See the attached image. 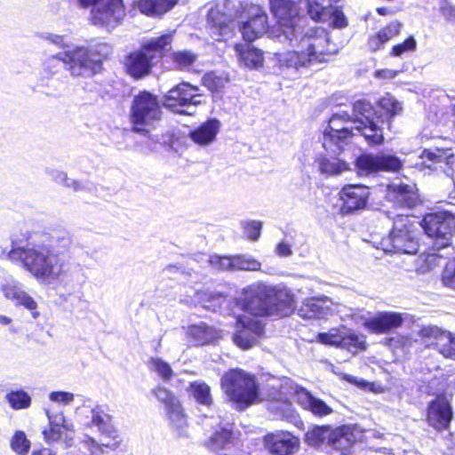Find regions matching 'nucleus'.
<instances>
[{
  "mask_svg": "<svg viewBox=\"0 0 455 455\" xmlns=\"http://www.w3.org/2000/svg\"><path fill=\"white\" fill-rule=\"evenodd\" d=\"M72 245L68 232L28 231L23 240L13 238L8 259L39 283L58 286L67 301L85 280L83 267L66 256Z\"/></svg>",
  "mask_w": 455,
  "mask_h": 455,
  "instance_id": "nucleus-1",
  "label": "nucleus"
},
{
  "mask_svg": "<svg viewBox=\"0 0 455 455\" xmlns=\"http://www.w3.org/2000/svg\"><path fill=\"white\" fill-rule=\"evenodd\" d=\"M270 9L277 20L279 41L297 47V50L280 57L282 66L299 71L328 61L338 53L339 45L331 41L330 35L323 28L307 26V19L299 14L294 0H270Z\"/></svg>",
  "mask_w": 455,
  "mask_h": 455,
  "instance_id": "nucleus-2",
  "label": "nucleus"
},
{
  "mask_svg": "<svg viewBox=\"0 0 455 455\" xmlns=\"http://www.w3.org/2000/svg\"><path fill=\"white\" fill-rule=\"evenodd\" d=\"M239 17L250 18L239 22L244 40L251 42L266 33V13L259 5L250 4L249 0H219L208 12L206 29L213 40H228L233 35L235 20Z\"/></svg>",
  "mask_w": 455,
  "mask_h": 455,
  "instance_id": "nucleus-3",
  "label": "nucleus"
},
{
  "mask_svg": "<svg viewBox=\"0 0 455 455\" xmlns=\"http://www.w3.org/2000/svg\"><path fill=\"white\" fill-rule=\"evenodd\" d=\"M378 107L379 110H376L365 100L354 103L355 128L369 146H378L384 142L385 130L391 128V119L402 111L401 103L388 93L379 100Z\"/></svg>",
  "mask_w": 455,
  "mask_h": 455,
  "instance_id": "nucleus-4",
  "label": "nucleus"
},
{
  "mask_svg": "<svg viewBox=\"0 0 455 455\" xmlns=\"http://www.w3.org/2000/svg\"><path fill=\"white\" fill-rule=\"evenodd\" d=\"M387 215L393 220V228L388 236L382 240L384 251L392 253L415 254L419 251L418 229L408 214L403 212Z\"/></svg>",
  "mask_w": 455,
  "mask_h": 455,
  "instance_id": "nucleus-5",
  "label": "nucleus"
},
{
  "mask_svg": "<svg viewBox=\"0 0 455 455\" xmlns=\"http://www.w3.org/2000/svg\"><path fill=\"white\" fill-rule=\"evenodd\" d=\"M171 42L172 36L169 34L144 42L139 50L126 56L124 66L127 74L134 79L148 76L153 67V60L162 57L164 49Z\"/></svg>",
  "mask_w": 455,
  "mask_h": 455,
  "instance_id": "nucleus-6",
  "label": "nucleus"
},
{
  "mask_svg": "<svg viewBox=\"0 0 455 455\" xmlns=\"http://www.w3.org/2000/svg\"><path fill=\"white\" fill-rule=\"evenodd\" d=\"M221 387L239 410H244L258 398L254 376L241 369H232L221 378Z\"/></svg>",
  "mask_w": 455,
  "mask_h": 455,
  "instance_id": "nucleus-7",
  "label": "nucleus"
},
{
  "mask_svg": "<svg viewBox=\"0 0 455 455\" xmlns=\"http://www.w3.org/2000/svg\"><path fill=\"white\" fill-rule=\"evenodd\" d=\"M355 119L354 111L352 116L346 112L332 115L322 138L323 147L328 153L334 156L339 155L343 151L347 140L355 135L354 131L360 134L355 128Z\"/></svg>",
  "mask_w": 455,
  "mask_h": 455,
  "instance_id": "nucleus-8",
  "label": "nucleus"
},
{
  "mask_svg": "<svg viewBox=\"0 0 455 455\" xmlns=\"http://www.w3.org/2000/svg\"><path fill=\"white\" fill-rule=\"evenodd\" d=\"M64 68L73 77L89 78L100 72L102 62L92 49L76 46L64 50Z\"/></svg>",
  "mask_w": 455,
  "mask_h": 455,
  "instance_id": "nucleus-9",
  "label": "nucleus"
},
{
  "mask_svg": "<svg viewBox=\"0 0 455 455\" xmlns=\"http://www.w3.org/2000/svg\"><path fill=\"white\" fill-rule=\"evenodd\" d=\"M162 117L158 97L150 92L142 91L133 97L131 106V122L136 132L146 131Z\"/></svg>",
  "mask_w": 455,
  "mask_h": 455,
  "instance_id": "nucleus-10",
  "label": "nucleus"
},
{
  "mask_svg": "<svg viewBox=\"0 0 455 455\" xmlns=\"http://www.w3.org/2000/svg\"><path fill=\"white\" fill-rule=\"evenodd\" d=\"M200 89L183 82L170 89L163 97L162 104L171 111L185 116L195 114V108L203 103Z\"/></svg>",
  "mask_w": 455,
  "mask_h": 455,
  "instance_id": "nucleus-11",
  "label": "nucleus"
},
{
  "mask_svg": "<svg viewBox=\"0 0 455 455\" xmlns=\"http://www.w3.org/2000/svg\"><path fill=\"white\" fill-rule=\"evenodd\" d=\"M421 227L429 237L435 238L437 249L445 248L455 231V217L445 211L428 213L422 220Z\"/></svg>",
  "mask_w": 455,
  "mask_h": 455,
  "instance_id": "nucleus-12",
  "label": "nucleus"
},
{
  "mask_svg": "<svg viewBox=\"0 0 455 455\" xmlns=\"http://www.w3.org/2000/svg\"><path fill=\"white\" fill-rule=\"evenodd\" d=\"M80 6L93 5L91 20L94 25L115 28L124 19L125 12L122 0H78Z\"/></svg>",
  "mask_w": 455,
  "mask_h": 455,
  "instance_id": "nucleus-13",
  "label": "nucleus"
},
{
  "mask_svg": "<svg viewBox=\"0 0 455 455\" xmlns=\"http://www.w3.org/2000/svg\"><path fill=\"white\" fill-rule=\"evenodd\" d=\"M270 285L257 282L242 291L238 304L241 308L254 316H268Z\"/></svg>",
  "mask_w": 455,
  "mask_h": 455,
  "instance_id": "nucleus-14",
  "label": "nucleus"
},
{
  "mask_svg": "<svg viewBox=\"0 0 455 455\" xmlns=\"http://www.w3.org/2000/svg\"><path fill=\"white\" fill-rule=\"evenodd\" d=\"M349 427L343 426L331 428L329 426H315L306 434V442L311 446L326 443L336 450L347 448L353 442Z\"/></svg>",
  "mask_w": 455,
  "mask_h": 455,
  "instance_id": "nucleus-15",
  "label": "nucleus"
},
{
  "mask_svg": "<svg viewBox=\"0 0 455 455\" xmlns=\"http://www.w3.org/2000/svg\"><path fill=\"white\" fill-rule=\"evenodd\" d=\"M337 4L338 0H307L305 6L312 20L341 28L347 26V19Z\"/></svg>",
  "mask_w": 455,
  "mask_h": 455,
  "instance_id": "nucleus-16",
  "label": "nucleus"
},
{
  "mask_svg": "<svg viewBox=\"0 0 455 455\" xmlns=\"http://www.w3.org/2000/svg\"><path fill=\"white\" fill-rule=\"evenodd\" d=\"M0 292L4 299L13 302L16 306H23L31 311L32 316L36 318L39 315L36 311L37 303L24 290L23 284L11 275L0 276Z\"/></svg>",
  "mask_w": 455,
  "mask_h": 455,
  "instance_id": "nucleus-17",
  "label": "nucleus"
},
{
  "mask_svg": "<svg viewBox=\"0 0 455 455\" xmlns=\"http://www.w3.org/2000/svg\"><path fill=\"white\" fill-rule=\"evenodd\" d=\"M402 161L389 154H363L355 160V166L360 175H369L379 171L395 172L402 167Z\"/></svg>",
  "mask_w": 455,
  "mask_h": 455,
  "instance_id": "nucleus-18",
  "label": "nucleus"
},
{
  "mask_svg": "<svg viewBox=\"0 0 455 455\" xmlns=\"http://www.w3.org/2000/svg\"><path fill=\"white\" fill-rule=\"evenodd\" d=\"M298 388L290 379H284L279 390H274L268 395L267 410L274 418H288L291 415V398L294 397V389Z\"/></svg>",
  "mask_w": 455,
  "mask_h": 455,
  "instance_id": "nucleus-19",
  "label": "nucleus"
},
{
  "mask_svg": "<svg viewBox=\"0 0 455 455\" xmlns=\"http://www.w3.org/2000/svg\"><path fill=\"white\" fill-rule=\"evenodd\" d=\"M262 332L263 325L260 321L241 315L237 317L236 331L233 335V340L242 349H249L256 345Z\"/></svg>",
  "mask_w": 455,
  "mask_h": 455,
  "instance_id": "nucleus-20",
  "label": "nucleus"
},
{
  "mask_svg": "<svg viewBox=\"0 0 455 455\" xmlns=\"http://www.w3.org/2000/svg\"><path fill=\"white\" fill-rule=\"evenodd\" d=\"M370 196L369 188L361 185H347L340 191L342 214H350L363 210Z\"/></svg>",
  "mask_w": 455,
  "mask_h": 455,
  "instance_id": "nucleus-21",
  "label": "nucleus"
},
{
  "mask_svg": "<svg viewBox=\"0 0 455 455\" xmlns=\"http://www.w3.org/2000/svg\"><path fill=\"white\" fill-rule=\"evenodd\" d=\"M272 292L269 294L268 316H287L295 308L294 298L291 290L286 286L270 285Z\"/></svg>",
  "mask_w": 455,
  "mask_h": 455,
  "instance_id": "nucleus-22",
  "label": "nucleus"
},
{
  "mask_svg": "<svg viewBox=\"0 0 455 455\" xmlns=\"http://www.w3.org/2000/svg\"><path fill=\"white\" fill-rule=\"evenodd\" d=\"M387 198L402 211L412 209L419 201L415 186L403 184L401 181L387 186Z\"/></svg>",
  "mask_w": 455,
  "mask_h": 455,
  "instance_id": "nucleus-23",
  "label": "nucleus"
},
{
  "mask_svg": "<svg viewBox=\"0 0 455 455\" xmlns=\"http://www.w3.org/2000/svg\"><path fill=\"white\" fill-rule=\"evenodd\" d=\"M90 413L91 419L84 423L88 427H96L98 432L106 438L118 439V430L113 423V416L107 405L97 404Z\"/></svg>",
  "mask_w": 455,
  "mask_h": 455,
  "instance_id": "nucleus-24",
  "label": "nucleus"
},
{
  "mask_svg": "<svg viewBox=\"0 0 455 455\" xmlns=\"http://www.w3.org/2000/svg\"><path fill=\"white\" fill-rule=\"evenodd\" d=\"M265 443L271 455H292L299 447V439L290 432H277L267 435Z\"/></svg>",
  "mask_w": 455,
  "mask_h": 455,
  "instance_id": "nucleus-25",
  "label": "nucleus"
},
{
  "mask_svg": "<svg viewBox=\"0 0 455 455\" xmlns=\"http://www.w3.org/2000/svg\"><path fill=\"white\" fill-rule=\"evenodd\" d=\"M452 419L451 406L444 397H437L427 408V421L430 426L441 430L448 427Z\"/></svg>",
  "mask_w": 455,
  "mask_h": 455,
  "instance_id": "nucleus-26",
  "label": "nucleus"
},
{
  "mask_svg": "<svg viewBox=\"0 0 455 455\" xmlns=\"http://www.w3.org/2000/svg\"><path fill=\"white\" fill-rule=\"evenodd\" d=\"M403 314L382 311L365 322L366 327L374 333H386L398 328L403 323Z\"/></svg>",
  "mask_w": 455,
  "mask_h": 455,
  "instance_id": "nucleus-27",
  "label": "nucleus"
},
{
  "mask_svg": "<svg viewBox=\"0 0 455 455\" xmlns=\"http://www.w3.org/2000/svg\"><path fill=\"white\" fill-rule=\"evenodd\" d=\"M207 447L218 455H228L234 446L232 425L229 423L219 426L206 442Z\"/></svg>",
  "mask_w": 455,
  "mask_h": 455,
  "instance_id": "nucleus-28",
  "label": "nucleus"
},
{
  "mask_svg": "<svg viewBox=\"0 0 455 455\" xmlns=\"http://www.w3.org/2000/svg\"><path fill=\"white\" fill-rule=\"evenodd\" d=\"M297 403L305 410L316 417H324L332 412V409L323 400L314 396L307 389L299 387L294 389Z\"/></svg>",
  "mask_w": 455,
  "mask_h": 455,
  "instance_id": "nucleus-29",
  "label": "nucleus"
},
{
  "mask_svg": "<svg viewBox=\"0 0 455 455\" xmlns=\"http://www.w3.org/2000/svg\"><path fill=\"white\" fill-rule=\"evenodd\" d=\"M220 123L212 118L189 132L188 137L199 146H207L214 141L220 131Z\"/></svg>",
  "mask_w": 455,
  "mask_h": 455,
  "instance_id": "nucleus-30",
  "label": "nucleus"
},
{
  "mask_svg": "<svg viewBox=\"0 0 455 455\" xmlns=\"http://www.w3.org/2000/svg\"><path fill=\"white\" fill-rule=\"evenodd\" d=\"M403 28V24L398 20H393L376 34L371 36L367 45L371 52H377L384 48V45L397 36Z\"/></svg>",
  "mask_w": 455,
  "mask_h": 455,
  "instance_id": "nucleus-31",
  "label": "nucleus"
},
{
  "mask_svg": "<svg viewBox=\"0 0 455 455\" xmlns=\"http://www.w3.org/2000/svg\"><path fill=\"white\" fill-rule=\"evenodd\" d=\"M423 154L428 160L444 164L446 167L443 171L447 176L451 178L455 185V156L451 149L425 150Z\"/></svg>",
  "mask_w": 455,
  "mask_h": 455,
  "instance_id": "nucleus-32",
  "label": "nucleus"
},
{
  "mask_svg": "<svg viewBox=\"0 0 455 455\" xmlns=\"http://www.w3.org/2000/svg\"><path fill=\"white\" fill-rule=\"evenodd\" d=\"M331 299L328 297L311 298L306 299L300 309V315L305 318H323L329 314V307L323 304Z\"/></svg>",
  "mask_w": 455,
  "mask_h": 455,
  "instance_id": "nucleus-33",
  "label": "nucleus"
},
{
  "mask_svg": "<svg viewBox=\"0 0 455 455\" xmlns=\"http://www.w3.org/2000/svg\"><path fill=\"white\" fill-rule=\"evenodd\" d=\"M178 0H140L138 9L148 16H159L169 12Z\"/></svg>",
  "mask_w": 455,
  "mask_h": 455,
  "instance_id": "nucleus-34",
  "label": "nucleus"
},
{
  "mask_svg": "<svg viewBox=\"0 0 455 455\" xmlns=\"http://www.w3.org/2000/svg\"><path fill=\"white\" fill-rule=\"evenodd\" d=\"M235 52L239 55L240 60L247 68H258L263 64L262 52L253 46L237 44L235 45Z\"/></svg>",
  "mask_w": 455,
  "mask_h": 455,
  "instance_id": "nucleus-35",
  "label": "nucleus"
},
{
  "mask_svg": "<svg viewBox=\"0 0 455 455\" xmlns=\"http://www.w3.org/2000/svg\"><path fill=\"white\" fill-rule=\"evenodd\" d=\"M165 414L172 427L180 436H187L188 421L183 408L179 402L176 405L165 410Z\"/></svg>",
  "mask_w": 455,
  "mask_h": 455,
  "instance_id": "nucleus-36",
  "label": "nucleus"
},
{
  "mask_svg": "<svg viewBox=\"0 0 455 455\" xmlns=\"http://www.w3.org/2000/svg\"><path fill=\"white\" fill-rule=\"evenodd\" d=\"M188 335L192 338L196 346L208 343L214 337L212 329L204 323L191 325L188 328Z\"/></svg>",
  "mask_w": 455,
  "mask_h": 455,
  "instance_id": "nucleus-37",
  "label": "nucleus"
},
{
  "mask_svg": "<svg viewBox=\"0 0 455 455\" xmlns=\"http://www.w3.org/2000/svg\"><path fill=\"white\" fill-rule=\"evenodd\" d=\"M82 443L90 452V455H102L104 453V448L116 451L120 446L121 441L112 440L111 442L99 443L94 438L85 435Z\"/></svg>",
  "mask_w": 455,
  "mask_h": 455,
  "instance_id": "nucleus-38",
  "label": "nucleus"
},
{
  "mask_svg": "<svg viewBox=\"0 0 455 455\" xmlns=\"http://www.w3.org/2000/svg\"><path fill=\"white\" fill-rule=\"evenodd\" d=\"M317 164L321 173L326 175H339L347 169V164L337 158L321 157Z\"/></svg>",
  "mask_w": 455,
  "mask_h": 455,
  "instance_id": "nucleus-39",
  "label": "nucleus"
},
{
  "mask_svg": "<svg viewBox=\"0 0 455 455\" xmlns=\"http://www.w3.org/2000/svg\"><path fill=\"white\" fill-rule=\"evenodd\" d=\"M64 51L47 57L43 62V74L46 78H52L64 68Z\"/></svg>",
  "mask_w": 455,
  "mask_h": 455,
  "instance_id": "nucleus-40",
  "label": "nucleus"
},
{
  "mask_svg": "<svg viewBox=\"0 0 455 455\" xmlns=\"http://www.w3.org/2000/svg\"><path fill=\"white\" fill-rule=\"evenodd\" d=\"M148 367L149 371H155L165 382L170 381L173 376L171 365L159 357H150Z\"/></svg>",
  "mask_w": 455,
  "mask_h": 455,
  "instance_id": "nucleus-41",
  "label": "nucleus"
},
{
  "mask_svg": "<svg viewBox=\"0 0 455 455\" xmlns=\"http://www.w3.org/2000/svg\"><path fill=\"white\" fill-rule=\"evenodd\" d=\"M190 391L196 401L203 405H210L212 402L210 387L200 381L190 384Z\"/></svg>",
  "mask_w": 455,
  "mask_h": 455,
  "instance_id": "nucleus-42",
  "label": "nucleus"
},
{
  "mask_svg": "<svg viewBox=\"0 0 455 455\" xmlns=\"http://www.w3.org/2000/svg\"><path fill=\"white\" fill-rule=\"evenodd\" d=\"M342 336L340 347L347 348L350 351L353 349H365V342L363 336L345 327H343Z\"/></svg>",
  "mask_w": 455,
  "mask_h": 455,
  "instance_id": "nucleus-43",
  "label": "nucleus"
},
{
  "mask_svg": "<svg viewBox=\"0 0 455 455\" xmlns=\"http://www.w3.org/2000/svg\"><path fill=\"white\" fill-rule=\"evenodd\" d=\"M199 299L203 307L208 310H219L226 300V297L220 292H199Z\"/></svg>",
  "mask_w": 455,
  "mask_h": 455,
  "instance_id": "nucleus-44",
  "label": "nucleus"
},
{
  "mask_svg": "<svg viewBox=\"0 0 455 455\" xmlns=\"http://www.w3.org/2000/svg\"><path fill=\"white\" fill-rule=\"evenodd\" d=\"M6 400L14 410H21L30 406L31 397L23 391H12L6 395Z\"/></svg>",
  "mask_w": 455,
  "mask_h": 455,
  "instance_id": "nucleus-45",
  "label": "nucleus"
},
{
  "mask_svg": "<svg viewBox=\"0 0 455 455\" xmlns=\"http://www.w3.org/2000/svg\"><path fill=\"white\" fill-rule=\"evenodd\" d=\"M197 60V55L191 51H178L172 53V62L176 68L186 69L190 68Z\"/></svg>",
  "mask_w": 455,
  "mask_h": 455,
  "instance_id": "nucleus-46",
  "label": "nucleus"
},
{
  "mask_svg": "<svg viewBox=\"0 0 455 455\" xmlns=\"http://www.w3.org/2000/svg\"><path fill=\"white\" fill-rule=\"evenodd\" d=\"M435 347L444 357L455 359V336H452L451 332L443 335L441 342L435 343Z\"/></svg>",
  "mask_w": 455,
  "mask_h": 455,
  "instance_id": "nucleus-47",
  "label": "nucleus"
},
{
  "mask_svg": "<svg viewBox=\"0 0 455 455\" xmlns=\"http://www.w3.org/2000/svg\"><path fill=\"white\" fill-rule=\"evenodd\" d=\"M11 448L18 455H27L30 442L23 431H16L11 440Z\"/></svg>",
  "mask_w": 455,
  "mask_h": 455,
  "instance_id": "nucleus-48",
  "label": "nucleus"
},
{
  "mask_svg": "<svg viewBox=\"0 0 455 455\" xmlns=\"http://www.w3.org/2000/svg\"><path fill=\"white\" fill-rule=\"evenodd\" d=\"M343 327L332 328L328 332H321L317 335V340L324 345L340 347L342 342Z\"/></svg>",
  "mask_w": 455,
  "mask_h": 455,
  "instance_id": "nucleus-49",
  "label": "nucleus"
},
{
  "mask_svg": "<svg viewBox=\"0 0 455 455\" xmlns=\"http://www.w3.org/2000/svg\"><path fill=\"white\" fill-rule=\"evenodd\" d=\"M151 392L155 397L164 405V410L176 405V403L180 402L169 389L164 387L158 386L152 389Z\"/></svg>",
  "mask_w": 455,
  "mask_h": 455,
  "instance_id": "nucleus-50",
  "label": "nucleus"
},
{
  "mask_svg": "<svg viewBox=\"0 0 455 455\" xmlns=\"http://www.w3.org/2000/svg\"><path fill=\"white\" fill-rule=\"evenodd\" d=\"M261 264L248 255L235 256V270L258 271L260 269Z\"/></svg>",
  "mask_w": 455,
  "mask_h": 455,
  "instance_id": "nucleus-51",
  "label": "nucleus"
},
{
  "mask_svg": "<svg viewBox=\"0 0 455 455\" xmlns=\"http://www.w3.org/2000/svg\"><path fill=\"white\" fill-rule=\"evenodd\" d=\"M208 261L210 265L215 269L228 271L235 270V256L227 257L213 255L209 258Z\"/></svg>",
  "mask_w": 455,
  "mask_h": 455,
  "instance_id": "nucleus-52",
  "label": "nucleus"
},
{
  "mask_svg": "<svg viewBox=\"0 0 455 455\" xmlns=\"http://www.w3.org/2000/svg\"><path fill=\"white\" fill-rule=\"evenodd\" d=\"M417 48V42L414 36H411L403 43L394 45L391 49L390 55L393 57H401L409 52H414Z\"/></svg>",
  "mask_w": 455,
  "mask_h": 455,
  "instance_id": "nucleus-53",
  "label": "nucleus"
},
{
  "mask_svg": "<svg viewBox=\"0 0 455 455\" xmlns=\"http://www.w3.org/2000/svg\"><path fill=\"white\" fill-rule=\"evenodd\" d=\"M204 84L211 91H220L225 86L228 79L222 76H218L216 73L212 72L206 74L203 78Z\"/></svg>",
  "mask_w": 455,
  "mask_h": 455,
  "instance_id": "nucleus-54",
  "label": "nucleus"
},
{
  "mask_svg": "<svg viewBox=\"0 0 455 455\" xmlns=\"http://www.w3.org/2000/svg\"><path fill=\"white\" fill-rule=\"evenodd\" d=\"M447 331H444L438 328L437 326H425L423 327L420 331L419 335L423 339H434V342H430L427 346H435V343H440L441 342V337L443 335H445Z\"/></svg>",
  "mask_w": 455,
  "mask_h": 455,
  "instance_id": "nucleus-55",
  "label": "nucleus"
},
{
  "mask_svg": "<svg viewBox=\"0 0 455 455\" xmlns=\"http://www.w3.org/2000/svg\"><path fill=\"white\" fill-rule=\"evenodd\" d=\"M49 399L52 403L68 405L74 401L75 395L67 391H53L50 393Z\"/></svg>",
  "mask_w": 455,
  "mask_h": 455,
  "instance_id": "nucleus-56",
  "label": "nucleus"
},
{
  "mask_svg": "<svg viewBox=\"0 0 455 455\" xmlns=\"http://www.w3.org/2000/svg\"><path fill=\"white\" fill-rule=\"evenodd\" d=\"M443 283L445 286L455 290V259L445 265L443 273Z\"/></svg>",
  "mask_w": 455,
  "mask_h": 455,
  "instance_id": "nucleus-57",
  "label": "nucleus"
},
{
  "mask_svg": "<svg viewBox=\"0 0 455 455\" xmlns=\"http://www.w3.org/2000/svg\"><path fill=\"white\" fill-rule=\"evenodd\" d=\"M261 228L262 224L260 221L252 220L247 222L243 226L244 234L248 236L249 239L256 241L260 235Z\"/></svg>",
  "mask_w": 455,
  "mask_h": 455,
  "instance_id": "nucleus-58",
  "label": "nucleus"
},
{
  "mask_svg": "<svg viewBox=\"0 0 455 455\" xmlns=\"http://www.w3.org/2000/svg\"><path fill=\"white\" fill-rule=\"evenodd\" d=\"M63 186L67 188H70L75 191H80V190H87L91 188V184L88 181H78L73 179H70L67 176V179L65 180Z\"/></svg>",
  "mask_w": 455,
  "mask_h": 455,
  "instance_id": "nucleus-59",
  "label": "nucleus"
},
{
  "mask_svg": "<svg viewBox=\"0 0 455 455\" xmlns=\"http://www.w3.org/2000/svg\"><path fill=\"white\" fill-rule=\"evenodd\" d=\"M63 427H56L55 425H50L49 430H44L43 434L47 442L57 441L61 437Z\"/></svg>",
  "mask_w": 455,
  "mask_h": 455,
  "instance_id": "nucleus-60",
  "label": "nucleus"
},
{
  "mask_svg": "<svg viewBox=\"0 0 455 455\" xmlns=\"http://www.w3.org/2000/svg\"><path fill=\"white\" fill-rule=\"evenodd\" d=\"M45 413L50 425L64 427L65 418L62 412H52L50 410L46 409Z\"/></svg>",
  "mask_w": 455,
  "mask_h": 455,
  "instance_id": "nucleus-61",
  "label": "nucleus"
},
{
  "mask_svg": "<svg viewBox=\"0 0 455 455\" xmlns=\"http://www.w3.org/2000/svg\"><path fill=\"white\" fill-rule=\"evenodd\" d=\"M442 15L450 22L455 21V6L448 2H443L440 7Z\"/></svg>",
  "mask_w": 455,
  "mask_h": 455,
  "instance_id": "nucleus-62",
  "label": "nucleus"
},
{
  "mask_svg": "<svg viewBox=\"0 0 455 455\" xmlns=\"http://www.w3.org/2000/svg\"><path fill=\"white\" fill-rule=\"evenodd\" d=\"M44 38L45 41L49 42L50 44H55L57 46H59L60 48H63L65 50L67 45L64 44V38L63 36H60V35H55V34H47L45 36H44Z\"/></svg>",
  "mask_w": 455,
  "mask_h": 455,
  "instance_id": "nucleus-63",
  "label": "nucleus"
},
{
  "mask_svg": "<svg viewBox=\"0 0 455 455\" xmlns=\"http://www.w3.org/2000/svg\"><path fill=\"white\" fill-rule=\"evenodd\" d=\"M275 253L280 257H290L292 254V251L288 243L281 242L276 245Z\"/></svg>",
  "mask_w": 455,
  "mask_h": 455,
  "instance_id": "nucleus-64",
  "label": "nucleus"
}]
</instances>
